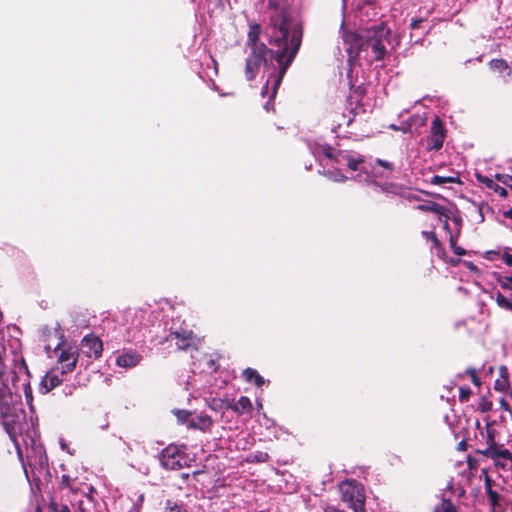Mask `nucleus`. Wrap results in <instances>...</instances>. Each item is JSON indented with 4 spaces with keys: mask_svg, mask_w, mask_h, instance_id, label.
Listing matches in <instances>:
<instances>
[{
    "mask_svg": "<svg viewBox=\"0 0 512 512\" xmlns=\"http://www.w3.org/2000/svg\"><path fill=\"white\" fill-rule=\"evenodd\" d=\"M267 33L271 45L269 49L264 43L259 42L260 25H250L247 45L251 48V53L246 60L245 75L247 80H253L261 64L266 61L265 56L268 52L276 60L278 72L268 77L266 85L261 91L262 97L269 95V101L265 103L264 109L270 111V101L275 97L285 72L298 52L302 33L300 27L285 15L277 16Z\"/></svg>",
    "mask_w": 512,
    "mask_h": 512,
    "instance_id": "1",
    "label": "nucleus"
},
{
    "mask_svg": "<svg viewBox=\"0 0 512 512\" xmlns=\"http://www.w3.org/2000/svg\"><path fill=\"white\" fill-rule=\"evenodd\" d=\"M391 30L385 23L371 26L362 34L349 32L344 35V42L348 45L347 51L350 55H358L361 51H371L372 60L378 61L384 58L386 53V42H389Z\"/></svg>",
    "mask_w": 512,
    "mask_h": 512,
    "instance_id": "2",
    "label": "nucleus"
},
{
    "mask_svg": "<svg viewBox=\"0 0 512 512\" xmlns=\"http://www.w3.org/2000/svg\"><path fill=\"white\" fill-rule=\"evenodd\" d=\"M20 437L26 452V462H22L26 477L29 479V473H31L34 480H40L47 476L49 469L44 447L32 437H29V439L23 436Z\"/></svg>",
    "mask_w": 512,
    "mask_h": 512,
    "instance_id": "3",
    "label": "nucleus"
},
{
    "mask_svg": "<svg viewBox=\"0 0 512 512\" xmlns=\"http://www.w3.org/2000/svg\"><path fill=\"white\" fill-rule=\"evenodd\" d=\"M341 499L354 512H365L363 487L354 480L342 482L339 486Z\"/></svg>",
    "mask_w": 512,
    "mask_h": 512,
    "instance_id": "4",
    "label": "nucleus"
},
{
    "mask_svg": "<svg viewBox=\"0 0 512 512\" xmlns=\"http://www.w3.org/2000/svg\"><path fill=\"white\" fill-rule=\"evenodd\" d=\"M160 463L167 470H179L185 465L186 458L177 446L169 445L162 450Z\"/></svg>",
    "mask_w": 512,
    "mask_h": 512,
    "instance_id": "5",
    "label": "nucleus"
},
{
    "mask_svg": "<svg viewBox=\"0 0 512 512\" xmlns=\"http://www.w3.org/2000/svg\"><path fill=\"white\" fill-rule=\"evenodd\" d=\"M481 453L493 460L495 465L501 469L505 471L512 469V453L510 450L500 448L493 443Z\"/></svg>",
    "mask_w": 512,
    "mask_h": 512,
    "instance_id": "6",
    "label": "nucleus"
},
{
    "mask_svg": "<svg viewBox=\"0 0 512 512\" xmlns=\"http://www.w3.org/2000/svg\"><path fill=\"white\" fill-rule=\"evenodd\" d=\"M58 362L61 365V374L72 372L77 364V350L73 347L55 349Z\"/></svg>",
    "mask_w": 512,
    "mask_h": 512,
    "instance_id": "7",
    "label": "nucleus"
},
{
    "mask_svg": "<svg viewBox=\"0 0 512 512\" xmlns=\"http://www.w3.org/2000/svg\"><path fill=\"white\" fill-rule=\"evenodd\" d=\"M445 139V129L439 117H436L431 125L430 136L428 137V149H441Z\"/></svg>",
    "mask_w": 512,
    "mask_h": 512,
    "instance_id": "8",
    "label": "nucleus"
},
{
    "mask_svg": "<svg viewBox=\"0 0 512 512\" xmlns=\"http://www.w3.org/2000/svg\"><path fill=\"white\" fill-rule=\"evenodd\" d=\"M83 353L89 358H99L103 351L101 339L93 334L87 335L81 342Z\"/></svg>",
    "mask_w": 512,
    "mask_h": 512,
    "instance_id": "9",
    "label": "nucleus"
},
{
    "mask_svg": "<svg viewBox=\"0 0 512 512\" xmlns=\"http://www.w3.org/2000/svg\"><path fill=\"white\" fill-rule=\"evenodd\" d=\"M325 155L330 159L334 158L333 151L330 147L325 149ZM335 162L339 165L346 164L350 170L356 171L363 162V159L361 157H353L347 152H339L335 156Z\"/></svg>",
    "mask_w": 512,
    "mask_h": 512,
    "instance_id": "10",
    "label": "nucleus"
},
{
    "mask_svg": "<svg viewBox=\"0 0 512 512\" xmlns=\"http://www.w3.org/2000/svg\"><path fill=\"white\" fill-rule=\"evenodd\" d=\"M167 340L174 341L179 349L185 350L193 345L195 339L192 331L176 330L169 333Z\"/></svg>",
    "mask_w": 512,
    "mask_h": 512,
    "instance_id": "11",
    "label": "nucleus"
},
{
    "mask_svg": "<svg viewBox=\"0 0 512 512\" xmlns=\"http://www.w3.org/2000/svg\"><path fill=\"white\" fill-rule=\"evenodd\" d=\"M142 357L135 351H129L122 353L116 359V363L118 366L123 368H132L138 365L141 361Z\"/></svg>",
    "mask_w": 512,
    "mask_h": 512,
    "instance_id": "12",
    "label": "nucleus"
},
{
    "mask_svg": "<svg viewBox=\"0 0 512 512\" xmlns=\"http://www.w3.org/2000/svg\"><path fill=\"white\" fill-rule=\"evenodd\" d=\"M212 425V419L208 415H198L190 418L188 422L189 429H198L201 431H207Z\"/></svg>",
    "mask_w": 512,
    "mask_h": 512,
    "instance_id": "13",
    "label": "nucleus"
},
{
    "mask_svg": "<svg viewBox=\"0 0 512 512\" xmlns=\"http://www.w3.org/2000/svg\"><path fill=\"white\" fill-rule=\"evenodd\" d=\"M62 381L63 379L58 375L57 371L52 370L51 372L47 373L46 376L43 378L41 386L47 393L53 388L60 385Z\"/></svg>",
    "mask_w": 512,
    "mask_h": 512,
    "instance_id": "14",
    "label": "nucleus"
},
{
    "mask_svg": "<svg viewBox=\"0 0 512 512\" xmlns=\"http://www.w3.org/2000/svg\"><path fill=\"white\" fill-rule=\"evenodd\" d=\"M430 208H431L430 212H433L434 214H436L438 216V220L440 222H443L444 228L446 230H448L449 229L448 220L450 217L447 213V210L443 206H441L437 203H430Z\"/></svg>",
    "mask_w": 512,
    "mask_h": 512,
    "instance_id": "15",
    "label": "nucleus"
},
{
    "mask_svg": "<svg viewBox=\"0 0 512 512\" xmlns=\"http://www.w3.org/2000/svg\"><path fill=\"white\" fill-rule=\"evenodd\" d=\"M242 375L247 382L254 381L255 385L258 387L265 383L264 378L255 369L247 368L243 371Z\"/></svg>",
    "mask_w": 512,
    "mask_h": 512,
    "instance_id": "16",
    "label": "nucleus"
},
{
    "mask_svg": "<svg viewBox=\"0 0 512 512\" xmlns=\"http://www.w3.org/2000/svg\"><path fill=\"white\" fill-rule=\"evenodd\" d=\"M236 413L243 414L249 412L252 409V403L246 396H242L238 401L231 407Z\"/></svg>",
    "mask_w": 512,
    "mask_h": 512,
    "instance_id": "17",
    "label": "nucleus"
},
{
    "mask_svg": "<svg viewBox=\"0 0 512 512\" xmlns=\"http://www.w3.org/2000/svg\"><path fill=\"white\" fill-rule=\"evenodd\" d=\"M434 512H458V510L451 500L443 494L441 502L434 507Z\"/></svg>",
    "mask_w": 512,
    "mask_h": 512,
    "instance_id": "18",
    "label": "nucleus"
},
{
    "mask_svg": "<svg viewBox=\"0 0 512 512\" xmlns=\"http://www.w3.org/2000/svg\"><path fill=\"white\" fill-rule=\"evenodd\" d=\"M490 67L494 71L505 73L506 76H510L511 69L509 68L507 62L503 59H493L490 62Z\"/></svg>",
    "mask_w": 512,
    "mask_h": 512,
    "instance_id": "19",
    "label": "nucleus"
},
{
    "mask_svg": "<svg viewBox=\"0 0 512 512\" xmlns=\"http://www.w3.org/2000/svg\"><path fill=\"white\" fill-rule=\"evenodd\" d=\"M457 182H459L457 177L440 176V175H434L430 180L431 184L438 185V186H443L446 184L457 183Z\"/></svg>",
    "mask_w": 512,
    "mask_h": 512,
    "instance_id": "20",
    "label": "nucleus"
},
{
    "mask_svg": "<svg viewBox=\"0 0 512 512\" xmlns=\"http://www.w3.org/2000/svg\"><path fill=\"white\" fill-rule=\"evenodd\" d=\"M485 488H486V494L488 496L490 503L493 506H495L499 501V494L492 489V481L489 477H486Z\"/></svg>",
    "mask_w": 512,
    "mask_h": 512,
    "instance_id": "21",
    "label": "nucleus"
},
{
    "mask_svg": "<svg viewBox=\"0 0 512 512\" xmlns=\"http://www.w3.org/2000/svg\"><path fill=\"white\" fill-rule=\"evenodd\" d=\"M166 512H188L183 504L167 500L165 503Z\"/></svg>",
    "mask_w": 512,
    "mask_h": 512,
    "instance_id": "22",
    "label": "nucleus"
},
{
    "mask_svg": "<svg viewBox=\"0 0 512 512\" xmlns=\"http://www.w3.org/2000/svg\"><path fill=\"white\" fill-rule=\"evenodd\" d=\"M496 302L501 308L512 311V301L502 293H497Z\"/></svg>",
    "mask_w": 512,
    "mask_h": 512,
    "instance_id": "23",
    "label": "nucleus"
},
{
    "mask_svg": "<svg viewBox=\"0 0 512 512\" xmlns=\"http://www.w3.org/2000/svg\"><path fill=\"white\" fill-rule=\"evenodd\" d=\"M174 414L179 423L186 424L188 426V422L191 418V412L188 410H176L174 411Z\"/></svg>",
    "mask_w": 512,
    "mask_h": 512,
    "instance_id": "24",
    "label": "nucleus"
},
{
    "mask_svg": "<svg viewBox=\"0 0 512 512\" xmlns=\"http://www.w3.org/2000/svg\"><path fill=\"white\" fill-rule=\"evenodd\" d=\"M500 286L502 289L508 292V298L512 301V275L509 277H505L500 280Z\"/></svg>",
    "mask_w": 512,
    "mask_h": 512,
    "instance_id": "25",
    "label": "nucleus"
},
{
    "mask_svg": "<svg viewBox=\"0 0 512 512\" xmlns=\"http://www.w3.org/2000/svg\"><path fill=\"white\" fill-rule=\"evenodd\" d=\"M48 512H70V509L66 504L59 505L55 500H52L49 503Z\"/></svg>",
    "mask_w": 512,
    "mask_h": 512,
    "instance_id": "26",
    "label": "nucleus"
},
{
    "mask_svg": "<svg viewBox=\"0 0 512 512\" xmlns=\"http://www.w3.org/2000/svg\"><path fill=\"white\" fill-rule=\"evenodd\" d=\"M7 431L9 433L11 439L15 443V446H16V448L18 450V454H19L20 458H22V450L20 448V441H19L18 437L15 435V433H16L15 427H13L11 430L7 427Z\"/></svg>",
    "mask_w": 512,
    "mask_h": 512,
    "instance_id": "27",
    "label": "nucleus"
},
{
    "mask_svg": "<svg viewBox=\"0 0 512 512\" xmlns=\"http://www.w3.org/2000/svg\"><path fill=\"white\" fill-rule=\"evenodd\" d=\"M61 489H69L71 491L74 490L72 485V479L68 475H62L60 482Z\"/></svg>",
    "mask_w": 512,
    "mask_h": 512,
    "instance_id": "28",
    "label": "nucleus"
},
{
    "mask_svg": "<svg viewBox=\"0 0 512 512\" xmlns=\"http://www.w3.org/2000/svg\"><path fill=\"white\" fill-rule=\"evenodd\" d=\"M328 175H329V178L335 182H343L346 180V177L342 173H340V171H338V170L329 171Z\"/></svg>",
    "mask_w": 512,
    "mask_h": 512,
    "instance_id": "29",
    "label": "nucleus"
},
{
    "mask_svg": "<svg viewBox=\"0 0 512 512\" xmlns=\"http://www.w3.org/2000/svg\"><path fill=\"white\" fill-rule=\"evenodd\" d=\"M507 378L501 377L495 381V389L499 391H503L507 388Z\"/></svg>",
    "mask_w": 512,
    "mask_h": 512,
    "instance_id": "30",
    "label": "nucleus"
},
{
    "mask_svg": "<svg viewBox=\"0 0 512 512\" xmlns=\"http://www.w3.org/2000/svg\"><path fill=\"white\" fill-rule=\"evenodd\" d=\"M423 236L426 237L427 239L431 240L435 246H438L439 245V240L437 239V236L434 232L432 231H423L422 232Z\"/></svg>",
    "mask_w": 512,
    "mask_h": 512,
    "instance_id": "31",
    "label": "nucleus"
},
{
    "mask_svg": "<svg viewBox=\"0 0 512 512\" xmlns=\"http://www.w3.org/2000/svg\"><path fill=\"white\" fill-rule=\"evenodd\" d=\"M502 260L508 266H512V249H507L502 255Z\"/></svg>",
    "mask_w": 512,
    "mask_h": 512,
    "instance_id": "32",
    "label": "nucleus"
},
{
    "mask_svg": "<svg viewBox=\"0 0 512 512\" xmlns=\"http://www.w3.org/2000/svg\"><path fill=\"white\" fill-rule=\"evenodd\" d=\"M376 164L383 167L384 169L389 170V171H392V169H393L392 163L385 161V160L376 159Z\"/></svg>",
    "mask_w": 512,
    "mask_h": 512,
    "instance_id": "33",
    "label": "nucleus"
},
{
    "mask_svg": "<svg viewBox=\"0 0 512 512\" xmlns=\"http://www.w3.org/2000/svg\"><path fill=\"white\" fill-rule=\"evenodd\" d=\"M467 373L471 376L472 382L475 385H477V386L480 385V380H479L478 376L476 375V371L473 368H469L467 370Z\"/></svg>",
    "mask_w": 512,
    "mask_h": 512,
    "instance_id": "34",
    "label": "nucleus"
},
{
    "mask_svg": "<svg viewBox=\"0 0 512 512\" xmlns=\"http://www.w3.org/2000/svg\"><path fill=\"white\" fill-rule=\"evenodd\" d=\"M389 128L392 129V130H395V131H402V132H407L410 129L409 125H407V124H403L401 126H397L395 124H391L389 126Z\"/></svg>",
    "mask_w": 512,
    "mask_h": 512,
    "instance_id": "35",
    "label": "nucleus"
},
{
    "mask_svg": "<svg viewBox=\"0 0 512 512\" xmlns=\"http://www.w3.org/2000/svg\"><path fill=\"white\" fill-rule=\"evenodd\" d=\"M450 244H451V247L454 249V252L457 255H464V253H465L464 249H462L460 247H455L454 238L452 235L450 236Z\"/></svg>",
    "mask_w": 512,
    "mask_h": 512,
    "instance_id": "36",
    "label": "nucleus"
},
{
    "mask_svg": "<svg viewBox=\"0 0 512 512\" xmlns=\"http://www.w3.org/2000/svg\"><path fill=\"white\" fill-rule=\"evenodd\" d=\"M498 180L501 181L503 184H505L506 186H510L511 184V180L512 179V176H509V175H501V176H497Z\"/></svg>",
    "mask_w": 512,
    "mask_h": 512,
    "instance_id": "37",
    "label": "nucleus"
},
{
    "mask_svg": "<svg viewBox=\"0 0 512 512\" xmlns=\"http://www.w3.org/2000/svg\"><path fill=\"white\" fill-rule=\"evenodd\" d=\"M470 395V390H466L464 388H460V400L466 401Z\"/></svg>",
    "mask_w": 512,
    "mask_h": 512,
    "instance_id": "38",
    "label": "nucleus"
},
{
    "mask_svg": "<svg viewBox=\"0 0 512 512\" xmlns=\"http://www.w3.org/2000/svg\"><path fill=\"white\" fill-rule=\"evenodd\" d=\"M422 21H423L422 19H412V21L410 23V27L412 29H417V28H419Z\"/></svg>",
    "mask_w": 512,
    "mask_h": 512,
    "instance_id": "39",
    "label": "nucleus"
},
{
    "mask_svg": "<svg viewBox=\"0 0 512 512\" xmlns=\"http://www.w3.org/2000/svg\"><path fill=\"white\" fill-rule=\"evenodd\" d=\"M495 191L499 193L501 196H507L508 192L505 188L496 185Z\"/></svg>",
    "mask_w": 512,
    "mask_h": 512,
    "instance_id": "40",
    "label": "nucleus"
},
{
    "mask_svg": "<svg viewBox=\"0 0 512 512\" xmlns=\"http://www.w3.org/2000/svg\"><path fill=\"white\" fill-rule=\"evenodd\" d=\"M257 461L264 462L268 459L267 453H259L258 456L255 457Z\"/></svg>",
    "mask_w": 512,
    "mask_h": 512,
    "instance_id": "41",
    "label": "nucleus"
},
{
    "mask_svg": "<svg viewBox=\"0 0 512 512\" xmlns=\"http://www.w3.org/2000/svg\"><path fill=\"white\" fill-rule=\"evenodd\" d=\"M417 208L422 211H430L431 210L430 203L429 204H420L417 206Z\"/></svg>",
    "mask_w": 512,
    "mask_h": 512,
    "instance_id": "42",
    "label": "nucleus"
},
{
    "mask_svg": "<svg viewBox=\"0 0 512 512\" xmlns=\"http://www.w3.org/2000/svg\"><path fill=\"white\" fill-rule=\"evenodd\" d=\"M500 406H501V408H503L504 410H506V411H510L509 404H508L504 399H501V401H500Z\"/></svg>",
    "mask_w": 512,
    "mask_h": 512,
    "instance_id": "43",
    "label": "nucleus"
},
{
    "mask_svg": "<svg viewBox=\"0 0 512 512\" xmlns=\"http://www.w3.org/2000/svg\"><path fill=\"white\" fill-rule=\"evenodd\" d=\"M145 313H146L145 311H143V310H139V311H137V312H136L135 317H136L137 319H138V318H139V319H142V318H144Z\"/></svg>",
    "mask_w": 512,
    "mask_h": 512,
    "instance_id": "44",
    "label": "nucleus"
},
{
    "mask_svg": "<svg viewBox=\"0 0 512 512\" xmlns=\"http://www.w3.org/2000/svg\"><path fill=\"white\" fill-rule=\"evenodd\" d=\"M505 217L512 218V207L504 213Z\"/></svg>",
    "mask_w": 512,
    "mask_h": 512,
    "instance_id": "45",
    "label": "nucleus"
},
{
    "mask_svg": "<svg viewBox=\"0 0 512 512\" xmlns=\"http://www.w3.org/2000/svg\"><path fill=\"white\" fill-rule=\"evenodd\" d=\"M486 181H487V185H488L489 187H492L493 180H489V179H487Z\"/></svg>",
    "mask_w": 512,
    "mask_h": 512,
    "instance_id": "46",
    "label": "nucleus"
},
{
    "mask_svg": "<svg viewBox=\"0 0 512 512\" xmlns=\"http://www.w3.org/2000/svg\"><path fill=\"white\" fill-rule=\"evenodd\" d=\"M454 222H455L456 224H459L460 220H459L458 218H454Z\"/></svg>",
    "mask_w": 512,
    "mask_h": 512,
    "instance_id": "47",
    "label": "nucleus"
},
{
    "mask_svg": "<svg viewBox=\"0 0 512 512\" xmlns=\"http://www.w3.org/2000/svg\"><path fill=\"white\" fill-rule=\"evenodd\" d=\"M258 408H262V404L261 403H258Z\"/></svg>",
    "mask_w": 512,
    "mask_h": 512,
    "instance_id": "48",
    "label": "nucleus"
},
{
    "mask_svg": "<svg viewBox=\"0 0 512 512\" xmlns=\"http://www.w3.org/2000/svg\"><path fill=\"white\" fill-rule=\"evenodd\" d=\"M448 489H452V484L451 483L448 485Z\"/></svg>",
    "mask_w": 512,
    "mask_h": 512,
    "instance_id": "49",
    "label": "nucleus"
},
{
    "mask_svg": "<svg viewBox=\"0 0 512 512\" xmlns=\"http://www.w3.org/2000/svg\"><path fill=\"white\" fill-rule=\"evenodd\" d=\"M510 396H511V398H512V388H511Z\"/></svg>",
    "mask_w": 512,
    "mask_h": 512,
    "instance_id": "50",
    "label": "nucleus"
},
{
    "mask_svg": "<svg viewBox=\"0 0 512 512\" xmlns=\"http://www.w3.org/2000/svg\"><path fill=\"white\" fill-rule=\"evenodd\" d=\"M511 479H512V474H511Z\"/></svg>",
    "mask_w": 512,
    "mask_h": 512,
    "instance_id": "51",
    "label": "nucleus"
}]
</instances>
